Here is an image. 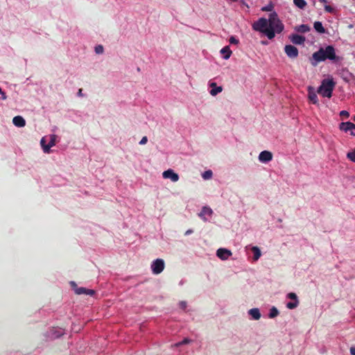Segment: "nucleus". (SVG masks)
Listing matches in <instances>:
<instances>
[{"instance_id": "obj_1", "label": "nucleus", "mask_w": 355, "mask_h": 355, "mask_svg": "<svg viewBox=\"0 0 355 355\" xmlns=\"http://www.w3.org/2000/svg\"><path fill=\"white\" fill-rule=\"evenodd\" d=\"M312 58L315 61L312 62L313 66H316L318 62L324 61L327 59L334 62L340 60V58L336 55L335 49L331 45L327 46L326 49H319L317 52L313 53Z\"/></svg>"}, {"instance_id": "obj_2", "label": "nucleus", "mask_w": 355, "mask_h": 355, "mask_svg": "<svg viewBox=\"0 0 355 355\" xmlns=\"http://www.w3.org/2000/svg\"><path fill=\"white\" fill-rule=\"evenodd\" d=\"M335 86L336 82L333 80L332 78L323 79L321 85L318 88L317 92L319 95L329 98L332 96V91Z\"/></svg>"}, {"instance_id": "obj_3", "label": "nucleus", "mask_w": 355, "mask_h": 355, "mask_svg": "<svg viewBox=\"0 0 355 355\" xmlns=\"http://www.w3.org/2000/svg\"><path fill=\"white\" fill-rule=\"evenodd\" d=\"M268 21L266 18H260L258 21L253 24V28L255 31L261 32L268 36L271 40L275 37V33L272 30H270L268 28Z\"/></svg>"}, {"instance_id": "obj_4", "label": "nucleus", "mask_w": 355, "mask_h": 355, "mask_svg": "<svg viewBox=\"0 0 355 355\" xmlns=\"http://www.w3.org/2000/svg\"><path fill=\"white\" fill-rule=\"evenodd\" d=\"M268 21L269 24V29L272 30L274 33L282 32L284 25L279 19L276 12H273L270 14Z\"/></svg>"}, {"instance_id": "obj_5", "label": "nucleus", "mask_w": 355, "mask_h": 355, "mask_svg": "<svg viewBox=\"0 0 355 355\" xmlns=\"http://www.w3.org/2000/svg\"><path fill=\"white\" fill-rule=\"evenodd\" d=\"M164 268V261L162 259H157L153 261L151 264V270L153 274H161Z\"/></svg>"}, {"instance_id": "obj_6", "label": "nucleus", "mask_w": 355, "mask_h": 355, "mask_svg": "<svg viewBox=\"0 0 355 355\" xmlns=\"http://www.w3.org/2000/svg\"><path fill=\"white\" fill-rule=\"evenodd\" d=\"M71 286L73 287L76 295H86L92 296L94 295V290L88 289L84 287H78L74 282H71Z\"/></svg>"}, {"instance_id": "obj_7", "label": "nucleus", "mask_w": 355, "mask_h": 355, "mask_svg": "<svg viewBox=\"0 0 355 355\" xmlns=\"http://www.w3.org/2000/svg\"><path fill=\"white\" fill-rule=\"evenodd\" d=\"M340 129L345 132H349L351 136L355 137V123L351 122L341 123Z\"/></svg>"}, {"instance_id": "obj_8", "label": "nucleus", "mask_w": 355, "mask_h": 355, "mask_svg": "<svg viewBox=\"0 0 355 355\" xmlns=\"http://www.w3.org/2000/svg\"><path fill=\"white\" fill-rule=\"evenodd\" d=\"M163 178L171 179L173 182H177L180 179L178 173H174L173 169H167L162 173Z\"/></svg>"}, {"instance_id": "obj_9", "label": "nucleus", "mask_w": 355, "mask_h": 355, "mask_svg": "<svg viewBox=\"0 0 355 355\" xmlns=\"http://www.w3.org/2000/svg\"><path fill=\"white\" fill-rule=\"evenodd\" d=\"M284 51L289 58H297L298 55V50L296 47L291 44H288L284 47Z\"/></svg>"}, {"instance_id": "obj_10", "label": "nucleus", "mask_w": 355, "mask_h": 355, "mask_svg": "<svg viewBox=\"0 0 355 355\" xmlns=\"http://www.w3.org/2000/svg\"><path fill=\"white\" fill-rule=\"evenodd\" d=\"M308 99L313 104H318V98L313 86H308Z\"/></svg>"}, {"instance_id": "obj_11", "label": "nucleus", "mask_w": 355, "mask_h": 355, "mask_svg": "<svg viewBox=\"0 0 355 355\" xmlns=\"http://www.w3.org/2000/svg\"><path fill=\"white\" fill-rule=\"evenodd\" d=\"M231 254V252L225 248H219L218 252H216V255H218V257H219L222 260L227 259L228 257H230Z\"/></svg>"}, {"instance_id": "obj_12", "label": "nucleus", "mask_w": 355, "mask_h": 355, "mask_svg": "<svg viewBox=\"0 0 355 355\" xmlns=\"http://www.w3.org/2000/svg\"><path fill=\"white\" fill-rule=\"evenodd\" d=\"M289 39L294 44L297 45H301L304 41H306V38L304 36L298 35L297 34L289 36Z\"/></svg>"}, {"instance_id": "obj_13", "label": "nucleus", "mask_w": 355, "mask_h": 355, "mask_svg": "<svg viewBox=\"0 0 355 355\" xmlns=\"http://www.w3.org/2000/svg\"><path fill=\"white\" fill-rule=\"evenodd\" d=\"M272 158V154L267 150H264L260 153L259 155V159L260 162H269Z\"/></svg>"}, {"instance_id": "obj_14", "label": "nucleus", "mask_w": 355, "mask_h": 355, "mask_svg": "<svg viewBox=\"0 0 355 355\" xmlns=\"http://www.w3.org/2000/svg\"><path fill=\"white\" fill-rule=\"evenodd\" d=\"M12 124L18 128H22L25 126L26 121L21 116L17 115L12 119Z\"/></svg>"}, {"instance_id": "obj_15", "label": "nucleus", "mask_w": 355, "mask_h": 355, "mask_svg": "<svg viewBox=\"0 0 355 355\" xmlns=\"http://www.w3.org/2000/svg\"><path fill=\"white\" fill-rule=\"evenodd\" d=\"M56 136L53 135L50 136V141L46 146H44V153H49L51 148L55 145Z\"/></svg>"}, {"instance_id": "obj_16", "label": "nucleus", "mask_w": 355, "mask_h": 355, "mask_svg": "<svg viewBox=\"0 0 355 355\" xmlns=\"http://www.w3.org/2000/svg\"><path fill=\"white\" fill-rule=\"evenodd\" d=\"M210 87H212L211 90H210V94L212 96H215L222 91V87L220 86L217 87L216 83H211Z\"/></svg>"}, {"instance_id": "obj_17", "label": "nucleus", "mask_w": 355, "mask_h": 355, "mask_svg": "<svg viewBox=\"0 0 355 355\" xmlns=\"http://www.w3.org/2000/svg\"><path fill=\"white\" fill-rule=\"evenodd\" d=\"M313 28H315L316 31L318 33H326L325 28H323L322 23L320 21H315V24H313Z\"/></svg>"}, {"instance_id": "obj_18", "label": "nucleus", "mask_w": 355, "mask_h": 355, "mask_svg": "<svg viewBox=\"0 0 355 355\" xmlns=\"http://www.w3.org/2000/svg\"><path fill=\"white\" fill-rule=\"evenodd\" d=\"M220 53L224 54V58L227 60L230 57L232 51L229 46H226L221 49Z\"/></svg>"}, {"instance_id": "obj_19", "label": "nucleus", "mask_w": 355, "mask_h": 355, "mask_svg": "<svg viewBox=\"0 0 355 355\" xmlns=\"http://www.w3.org/2000/svg\"><path fill=\"white\" fill-rule=\"evenodd\" d=\"M249 313H250V315H251V316H252V318L254 319V320H258L260 318V313H259V310L257 308L255 309H250L249 311Z\"/></svg>"}, {"instance_id": "obj_20", "label": "nucleus", "mask_w": 355, "mask_h": 355, "mask_svg": "<svg viewBox=\"0 0 355 355\" xmlns=\"http://www.w3.org/2000/svg\"><path fill=\"white\" fill-rule=\"evenodd\" d=\"M309 29V27L306 24H302L295 28L296 31L298 33H306Z\"/></svg>"}, {"instance_id": "obj_21", "label": "nucleus", "mask_w": 355, "mask_h": 355, "mask_svg": "<svg viewBox=\"0 0 355 355\" xmlns=\"http://www.w3.org/2000/svg\"><path fill=\"white\" fill-rule=\"evenodd\" d=\"M294 4L299 8L303 9L306 6V2L305 0H293Z\"/></svg>"}, {"instance_id": "obj_22", "label": "nucleus", "mask_w": 355, "mask_h": 355, "mask_svg": "<svg viewBox=\"0 0 355 355\" xmlns=\"http://www.w3.org/2000/svg\"><path fill=\"white\" fill-rule=\"evenodd\" d=\"M251 250H252V252L254 253V257H253L254 260L257 261L261 256V252H260L259 248L254 246L252 248H251Z\"/></svg>"}, {"instance_id": "obj_23", "label": "nucleus", "mask_w": 355, "mask_h": 355, "mask_svg": "<svg viewBox=\"0 0 355 355\" xmlns=\"http://www.w3.org/2000/svg\"><path fill=\"white\" fill-rule=\"evenodd\" d=\"M278 313H279V312H278V310L277 309V308L273 306L270 310L269 318H273L277 316Z\"/></svg>"}, {"instance_id": "obj_24", "label": "nucleus", "mask_w": 355, "mask_h": 355, "mask_svg": "<svg viewBox=\"0 0 355 355\" xmlns=\"http://www.w3.org/2000/svg\"><path fill=\"white\" fill-rule=\"evenodd\" d=\"M191 340L188 339V338H184L183 339L182 341L179 342V343H175L173 344V347H180L181 345H187V344H189L191 343Z\"/></svg>"}, {"instance_id": "obj_25", "label": "nucleus", "mask_w": 355, "mask_h": 355, "mask_svg": "<svg viewBox=\"0 0 355 355\" xmlns=\"http://www.w3.org/2000/svg\"><path fill=\"white\" fill-rule=\"evenodd\" d=\"M211 214H212V211H211V208H209L208 207H202V215L211 216Z\"/></svg>"}, {"instance_id": "obj_26", "label": "nucleus", "mask_w": 355, "mask_h": 355, "mask_svg": "<svg viewBox=\"0 0 355 355\" xmlns=\"http://www.w3.org/2000/svg\"><path fill=\"white\" fill-rule=\"evenodd\" d=\"M347 157L351 160V162H355V148L352 152L347 153Z\"/></svg>"}, {"instance_id": "obj_27", "label": "nucleus", "mask_w": 355, "mask_h": 355, "mask_svg": "<svg viewBox=\"0 0 355 355\" xmlns=\"http://www.w3.org/2000/svg\"><path fill=\"white\" fill-rule=\"evenodd\" d=\"M212 172L211 170L206 171L204 173H202V178L205 180H208L211 178Z\"/></svg>"}, {"instance_id": "obj_28", "label": "nucleus", "mask_w": 355, "mask_h": 355, "mask_svg": "<svg viewBox=\"0 0 355 355\" xmlns=\"http://www.w3.org/2000/svg\"><path fill=\"white\" fill-rule=\"evenodd\" d=\"M273 10V4L272 3H268L267 6L263 7L262 10L265 12H270Z\"/></svg>"}, {"instance_id": "obj_29", "label": "nucleus", "mask_w": 355, "mask_h": 355, "mask_svg": "<svg viewBox=\"0 0 355 355\" xmlns=\"http://www.w3.org/2000/svg\"><path fill=\"white\" fill-rule=\"evenodd\" d=\"M95 53L100 54L103 53V46L101 44H98L95 46Z\"/></svg>"}, {"instance_id": "obj_30", "label": "nucleus", "mask_w": 355, "mask_h": 355, "mask_svg": "<svg viewBox=\"0 0 355 355\" xmlns=\"http://www.w3.org/2000/svg\"><path fill=\"white\" fill-rule=\"evenodd\" d=\"M297 304H298V301L297 300H296L294 302H288L287 307L288 309H295V308L297 307Z\"/></svg>"}, {"instance_id": "obj_31", "label": "nucleus", "mask_w": 355, "mask_h": 355, "mask_svg": "<svg viewBox=\"0 0 355 355\" xmlns=\"http://www.w3.org/2000/svg\"><path fill=\"white\" fill-rule=\"evenodd\" d=\"M288 297L289 299L294 300L295 301L297 300V295L295 293H290L288 294Z\"/></svg>"}, {"instance_id": "obj_32", "label": "nucleus", "mask_w": 355, "mask_h": 355, "mask_svg": "<svg viewBox=\"0 0 355 355\" xmlns=\"http://www.w3.org/2000/svg\"><path fill=\"white\" fill-rule=\"evenodd\" d=\"M230 42L231 44H236L239 43V40L235 39V37L234 36H231L230 38Z\"/></svg>"}, {"instance_id": "obj_33", "label": "nucleus", "mask_w": 355, "mask_h": 355, "mask_svg": "<svg viewBox=\"0 0 355 355\" xmlns=\"http://www.w3.org/2000/svg\"><path fill=\"white\" fill-rule=\"evenodd\" d=\"M0 95H1V99L6 100L7 98L6 93L1 90V87H0Z\"/></svg>"}, {"instance_id": "obj_34", "label": "nucleus", "mask_w": 355, "mask_h": 355, "mask_svg": "<svg viewBox=\"0 0 355 355\" xmlns=\"http://www.w3.org/2000/svg\"><path fill=\"white\" fill-rule=\"evenodd\" d=\"M147 141H148L147 137L146 136H144L142 137L141 140L140 141V145L146 144Z\"/></svg>"}, {"instance_id": "obj_35", "label": "nucleus", "mask_w": 355, "mask_h": 355, "mask_svg": "<svg viewBox=\"0 0 355 355\" xmlns=\"http://www.w3.org/2000/svg\"><path fill=\"white\" fill-rule=\"evenodd\" d=\"M46 142V140H45V137H43L42 138L41 141H40V144L42 146V148H43V150H44V146H46V144H45Z\"/></svg>"}, {"instance_id": "obj_36", "label": "nucleus", "mask_w": 355, "mask_h": 355, "mask_svg": "<svg viewBox=\"0 0 355 355\" xmlns=\"http://www.w3.org/2000/svg\"><path fill=\"white\" fill-rule=\"evenodd\" d=\"M340 115L341 116H344L345 117H348L349 116V112H347V111H341L340 113Z\"/></svg>"}, {"instance_id": "obj_37", "label": "nucleus", "mask_w": 355, "mask_h": 355, "mask_svg": "<svg viewBox=\"0 0 355 355\" xmlns=\"http://www.w3.org/2000/svg\"><path fill=\"white\" fill-rule=\"evenodd\" d=\"M325 10L326 11L329 12H331L334 11V9L332 7L329 6H325Z\"/></svg>"}, {"instance_id": "obj_38", "label": "nucleus", "mask_w": 355, "mask_h": 355, "mask_svg": "<svg viewBox=\"0 0 355 355\" xmlns=\"http://www.w3.org/2000/svg\"><path fill=\"white\" fill-rule=\"evenodd\" d=\"M78 95L80 97H83L84 96V94L83 93V89H80L78 92Z\"/></svg>"}, {"instance_id": "obj_39", "label": "nucleus", "mask_w": 355, "mask_h": 355, "mask_svg": "<svg viewBox=\"0 0 355 355\" xmlns=\"http://www.w3.org/2000/svg\"><path fill=\"white\" fill-rule=\"evenodd\" d=\"M350 352H351L352 355H355V347H351Z\"/></svg>"}, {"instance_id": "obj_40", "label": "nucleus", "mask_w": 355, "mask_h": 355, "mask_svg": "<svg viewBox=\"0 0 355 355\" xmlns=\"http://www.w3.org/2000/svg\"><path fill=\"white\" fill-rule=\"evenodd\" d=\"M62 334H63V333L62 331H59L58 334H56V336H55V337H58Z\"/></svg>"}, {"instance_id": "obj_41", "label": "nucleus", "mask_w": 355, "mask_h": 355, "mask_svg": "<svg viewBox=\"0 0 355 355\" xmlns=\"http://www.w3.org/2000/svg\"><path fill=\"white\" fill-rule=\"evenodd\" d=\"M192 231L191 230H187L186 232H185V235H187V234H189L190 233H191Z\"/></svg>"}, {"instance_id": "obj_42", "label": "nucleus", "mask_w": 355, "mask_h": 355, "mask_svg": "<svg viewBox=\"0 0 355 355\" xmlns=\"http://www.w3.org/2000/svg\"><path fill=\"white\" fill-rule=\"evenodd\" d=\"M319 1H320L321 3H327V1L326 0H318Z\"/></svg>"}, {"instance_id": "obj_43", "label": "nucleus", "mask_w": 355, "mask_h": 355, "mask_svg": "<svg viewBox=\"0 0 355 355\" xmlns=\"http://www.w3.org/2000/svg\"><path fill=\"white\" fill-rule=\"evenodd\" d=\"M181 304H182V306L183 308H184V307H185V302H182V303H181Z\"/></svg>"}, {"instance_id": "obj_44", "label": "nucleus", "mask_w": 355, "mask_h": 355, "mask_svg": "<svg viewBox=\"0 0 355 355\" xmlns=\"http://www.w3.org/2000/svg\"><path fill=\"white\" fill-rule=\"evenodd\" d=\"M231 1H236L237 0H231Z\"/></svg>"}]
</instances>
